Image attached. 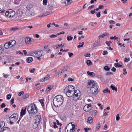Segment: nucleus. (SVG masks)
Wrapping results in <instances>:
<instances>
[{
    "label": "nucleus",
    "instance_id": "1",
    "mask_svg": "<svg viewBox=\"0 0 132 132\" xmlns=\"http://www.w3.org/2000/svg\"><path fill=\"white\" fill-rule=\"evenodd\" d=\"M27 111L30 116H32L38 112V109L36 105L34 103L30 104L28 106Z\"/></svg>",
    "mask_w": 132,
    "mask_h": 132
},
{
    "label": "nucleus",
    "instance_id": "2",
    "mask_svg": "<svg viewBox=\"0 0 132 132\" xmlns=\"http://www.w3.org/2000/svg\"><path fill=\"white\" fill-rule=\"evenodd\" d=\"M63 101V97L61 95H59L55 96L54 98L53 103L56 107L60 106L62 103Z\"/></svg>",
    "mask_w": 132,
    "mask_h": 132
},
{
    "label": "nucleus",
    "instance_id": "3",
    "mask_svg": "<svg viewBox=\"0 0 132 132\" xmlns=\"http://www.w3.org/2000/svg\"><path fill=\"white\" fill-rule=\"evenodd\" d=\"M75 88L71 85H69L68 87H66L64 89V92L66 94L67 96L71 97L73 95V90Z\"/></svg>",
    "mask_w": 132,
    "mask_h": 132
},
{
    "label": "nucleus",
    "instance_id": "4",
    "mask_svg": "<svg viewBox=\"0 0 132 132\" xmlns=\"http://www.w3.org/2000/svg\"><path fill=\"white\" fill-rule=\"evenodd\" d=\"M73 98L74 100L76 101L79 100L81 94L79 90H76L75 91L73 90Z\"/></svg>",
    "mask_w": 132,
    "mask_h": 132
},
{
    "label": "nucleus",
    "instance_id": "5",
    "mask_svg": "<svg viewBox=\"0 0 132 132\" xmlns=\"http://www.w3.org/2000/svg\"><path fill=\"white\" fill-rule=\"evenodd\" d=\"M15 14V12L13 10L9 9L5 12V14L8 17L11 18L14 16Z\"/></svg>",
    "mask_w": 132,
    "mask_h": 132
},
{
    "label": "nucleus",
    "instance_id": "6",
    "mask_svg": "<svg viewBox=\"0 0 132 132\" xmlns=\"http://www.w3.org/2000/svg\"><path fill=\"white\" fill-rule=\"evenodd\" d=\"M23 11L22 10L19 9L16 12V15L18 18L16 17L17 19H21L23 18Z\"/></svg>",
    "mask_w": 132,
    "mask_h": 132
},
{
    "label": "nucleus",
    "instance_id": "7",
    "mask_svg": "<svg viewBox=\"0 0 132 132\" xmlns=\"http://www.w3.org/2000/svg\"><path fill=\"white\" fill-rule=\"evenodd\" d=\"M90 92L93 94H96L98 92V90L97 86L95 85L94 87H92L90 88Z\"/></svg>",
    "mask_w": 132,
    "mask_h": 132
},
{
    "label": "nucleus",
    "instance_id": "8",
    "mask_svg": "<svg viewBox=\"0 0 132 132\" xmlns=\"http://www.w3.org/2000/svg\"><path fill=\"white\" fill-rule=\"evenodd\" d=\"M18 118V116L17 114H14L9 117V119L12 121L15 122L17 120Z\"/></svg>",
    "mask_w": 132,
    "mask_h": 132
},
{
    "label": "nucleus",
    "instance_id": "9",
    "mask_svg": "<svg viewBox=\"0 0 132 132\" xmlns=\"http://www.w3.org/2000/svg\"><path fill=\"white\" fill-rule=\"evenodd\" d=\"M95 85V82L93 80H90L87 82V88H90L91 87H94Z\"/></svg>",
    "mask_w": 132,
    "mask_h": 132
},
{
    "label": "nucleus",
    "instance_id": "10",
    "mask_svg": "<svg viewBox=\"0 0 132 132\" xmlns=\"http://www.w3.org/2000/svg\"><path fill=\"white\" fill-rule=\"evenodd\" d=\"M41 120L42 119L40 115H38L35 116V119L33 121L39 124L40 123Z\"/></svg>",
    "mask_w": 132,
    "mask_h": 132
},
{
    "label": "nucleus",
    "instance_id": "11",
    "mask_svg": "<svg viewBox=\"0 0 132 132\" xmlns=\"http://www.w3.org/2000/svg\"><path fill=\"white\" fill-rule=\"evenodd\" d=\"M92 105L90 104H89L87 105H86L84 107V110L86 112H88L91 110Z\"/></svg>",
    "mask_w": 132,
    "mask_h": 132
},
{
    "label": "nucleus",
    "instance_id": "12",
    "mask_svg": "<svg viewBox=\"0 0 132 132\" xmlns=\"http://www.w3.org/2000/svg\"><path fill=\"white\" fill-rule=\"evenodd\" d=\"M33 11V9H27L26 12L28 16H30L32 14Z\"/></svg>",
    "mask_w": 132,
    "mask_h": 132
},
{
    "label": "nucleus",
    "instance_id": "13",
    "mask_svg": "<svg viewBox=\"0 0 132 132\" xmlns=\"http://www.w3.org/2000/svg\"><path fill=\"white\" fill-rule=\"evenodd\" d=\"M31 38L29 37H27L25 38V43L26 44H31Z\"/></svg>",
    "mask_w": 132,
    "mask_h": 132
},
{
    "label": "nucleus",
    "instance_id": "14",
    "mask_svg": "<svg viewBox=\"0 0 132 132\" xmlns=\"http://www.w3.org/2000/svg\"><path fill=\"white\" fill-rule=\"evenodd\" d=\"M9 42L10 46V47H12L14 46L15 45L16 43L15 41L14 40H11Z\"/></svg>",
    "mask_w": 132,
    "mask_h": 132
},
{
    "label": "nucleus",
    "instance_id": "15",
    "mask_svg": "<svg viewBox=\"0 0 132 132\" xmlns=\"http://www.w3.org/2000/svg\"><path fill=\"white\" fill-rule=\"evenodd\" d=\"M68 66H65L64 67L63 69L61 70L60 72V71L59 72V74H60V73H63L65 72V71L67 70L68 69Z\"/></svg>",
    "mask_w": 132,
    "mask_h": 132
},
{
    "label": "nucleus",
    "instance_id": "16",
    "mask_svg": "<svg viewBox=\"0 0 132 132\" xmlns=\"http://www.w3.org/2000/svg\"><path fill=\"white\" fill-rule=\"evenodd\" d=\"M71 124H72V128L70 129L69 132H74L75 131L77 128H75V126L74 124H72V123L71 122Z\"/></svg>",
    "mask_w": 132,
    "mask_h": 132
},
{
    "label": "nucleus",
    "instance_id": "17",
    "mask_svg": "<svg viewBox=\"0 0 132 132\" xmlns=\"http://www.w3.org/2000/svg\"><path fill=\"white\" fill-rule=\"evenodd\" d=\"M109 35L108 33L107 32H104L102 35L99 36H98V38L99 39L101 38H104L105 36H108Z\"/></svg>",
    "mask_w": 132,
    "mask_h": 132
},
{
    "label": "nucleus",
    "instance_id": "18",
    "mask_svg": "<svg viewBox=\"0 0 132 132\" xmlns=\"http://www.w3.org/2000/svg\"><path fill=\"white\" fill-rule=\"evenodd\" d=\"M43 52L44 51L43 50L39 51H36V53L37 54V56H42L43 54Z\"/></svg>",
    "mask_w": 132,
    "mask_h": 132
},
{
    "label": "nucleus",
    "instance_id": "19",
    "mask_svg": "<svg viewBox=\"0 0 132 132\" xmlns=\"http://www.w3.org/2000/svg\"><path fill=\"white\" fill-rule=\"evenodd\" d=\"M26 108H25L24 109H22L21 112V115L22 117L26 114Z\"/></svg>",
    "mask_w": 132,
    "mask_h": 132
},
{
    "label": "nucleus",
    "instance_id": "20",
    "mask_svg": "<svg viewBox=\"0 0 132 132\" xmlns=\"http://www.w3.org/2000/svg\"><path fill=\"white\" fill-rule=\"evenodd\" d=\"M87 73L89 75L91 76L92 77H93L95 76V73L93 72H90L89 71H88L87 72Z\"/></svg>",
    "mask_w": 132,
    "mask_h": 132
},
{
    "label": "nucleus",
    "instance_id": "21",
    "mask_svg": "<svg viewBox=\"0 0 132 132\" xmlns=\"http://www.w3.org/2000/svg\"><path fill=\"white\" fill-rule=\"evenodd\" d=\"M4 46L5 49H8L10 48V46L9 42L5 43L4 45Z\"/></svg>",
    "mask_w": 132,
    "mask_h": 132
},
{
    "label": "nucleus",
    "instance_id": "22",
    "mask_svg": "<svg viewBox=\"0 0 132 132\" xmlns=\"http://www.w3.org/2000/svg\"><path fill=\"white\" fill-rule=\"evenodd\" d=\"M38 124L33 121L32 124V127L34 129H36L38 126Z\"/></svg>",
    "mask_w": 132,
    "mask_h": 132
},
{
    "label": "nucleus",
    "instance_id": "23",
    "mask_svg": "<svg viewBox=\"0 0 132 132\" xmlns=\"http://www.w3.org/2000/svg\"><path fill=\"white\" fill-rule=\"evenodd\" d=\"M33 61V59L31 57H28L27 58L26 61L28 63H30L31 62Z\"/></svg>",
    "mask_w": 132,
    "mask_h": 132
},
{
    "label": "nucleus",
    "instance_id": "24",
    "mask_svg": "<svg viewBox=\"0 0 132 132\" xmlns=\"http://www.w3.org/2000/svg\"><path fill=\"white\" fill-rule=\"evenodd\" d=\"M103 92L104 93L109 94L110 93V91L109 90L108 88H107L105 89H104Z\"/></svg>",
    "mask_w": 132,
    "mask_h": 132
},
{
    "label": "nucleus",
    "instance_id": "25",
    "mask_svg": "<svg viewBox=\"0 0 132 132\" xmlns=\"http://www.w3.org/2000/svg\"><path fill=\"white\" fill-rule=\"evenodd\" d=\"M72 2V0H65V4L67 5H68L70 4Z\"/></svg>",
    "mask_w": 132,
    "mask_h": 132
},
{
    "label": "nucleus",
    "instance_id": "26",
    "mask_svg": "<svg viewBox=\"0 0 132 132\" xmlns=\"http://www.w3.org/2000/svg\"><path fill=\"white\" fill-rule=\"evenodd\" d=\"M33 5L31 4H29L27 6L26 8L27 9H33Z\"/></svg>",
    "mask_w": 132,
    "mask_h": 132
},
{
    "label": "nucleus",
    "instance_id": "27",
    "mask_svg": "<svg viewBox=\"0 0 132 132\" xmlns=\"http://www.w3.org/2000/svg\"><path fill=\"white\" fill-rule=\"evenodd\" d=\"M53 88V86L50 85H49L47 86L46 91L47 92H49L50 90Z\"/></svg>",
    "mask_w": 132,
    "mask_h": 132
},
{
    "label": "nucleus",
    "instance_id": "28",
    "mask_svg": "<svg viewBox=\"0 0 132 132\" xmlns=\"http://www.w3.org/2000/svg\"><path fill=\"white\" fill-rule=\"evenodd\" d=\"M110 88L112 90H114L116 92L117 91V87H115L114 86L111 85L110 86Z\"/></svg>",
    "mask_w": 132,
    "mask_h": 132
},
{
    "label": "nucleus",
    "instance_id": "29",
    "mask_svg": "<svg viewBox=\"0 0 132 132\" xmlns=\"http://www.w3.org/2000/svg\"><path fill=\"white\" fill-rule=\"evenodd\" d=\"M93 121V118L91 117H89L88 119L87 122L91 124L92 123Z\"/></svg>",
    "mask_w": 132,
    "mask_h": 132
},
{
    "label": "nucleus",
    "instance_id": "30",
    "mask_svg": "<svg viewBox=\"0 0 132 132\" xmlns=\"http://www.w3.org/2000/svg\"><path fill=\"white\" fill-rule=\"evenodd\" d=\"M50 78V76L48 75H47L46 76L41 80V81L42 82H43L45 80H47L49 79Z\"/></svg>",
    "mask_w": 132,
    "mask_h": 132
},
{
    "label": "nucleus",
    "instance_id": "31",
    "mask_svg": "<svg viewBox=\"0 0 132 132\" xmlns=\"http://www.w3.org/2000/svg\"><path fill=\"white\" fill-rule=\"evenodd\" d=\"M87 64L88 65H91L92 64V63L90 60H87L86 61Z\"/></svg>",
    "mask_w": 132,
    "mask_h": 132
},
{
    "label": "nucleus",
    "instance_id": "32",
    "mask_svg": "<svg viewBox=\"0 0 132 132\" xmlns=\"http://www.w3.org/2000/svg\"><path fill=\"white\" fill-rule=\"evenodd\" d=\"M114 66L116 68L121 67H122V65H120L119 63H115L114 64Z\"/></svg>",
    "mask_w": 132,
    "mask_h": 132
},
{
    "label": "nucleus",
    "instance_id": "33",
    "mask_svg": "<svg viewBox=\"0 0 132 132\" xmlns=\"http://www.w3.org/2000/svg\"><path fill=\"white\" fill-rule=\"evenodd\" d=\"M84 44V43L83 42L81 43L80 42L79 43V45L77 46V47L78 48H80L82 47Z\"/></svg>",
    "mask_w": 132,
    "mask_h": 132
},
{
    "label": "nucleus",
    "instance_id": "34",
    "mask_svg": "<svg viewBox=\"0 0 132 132\" xmlns=\"http://www.w3.org/2000/svg\"><path fill=\"white\" fill-rule=\"evenodd\" d=\"M0 129H2L5 125V123L4 122H1L0 123Z\"/></svg>",
    "mask_w": 132,
    "mask_h": 132
},
{
    "label": "nucleus",
    "instance_id": "35",
    "mask_svg": "<svg viewBox=\"0 0 132 132\" xmlns=\"http://www.w3.org/2000/svg\"><path fill=\"white\" fill-rule=\"evenodd\" d=\"M19 29L17 27H13L10 29V30L11 31H15L18 30Z\"/></svg>",
    "mask_w": 132,
    "mask_h": 132
},
{
    "label": "nucleus",
    "instance_id": "36",
    "mask_svg": "<svg viewBox=\"0 0 132 132\" xmlns=\"http://www.w3.org/2000/svg\"><path fill=\"white\" fill-rule=\"evenodd\" d=\"M50 13H49L48 14H47L46 13H45V14H43L42 15H40L39 16H38V17H39V18H41V17H44V16H46L47 15L50 14Z\"/></svg>",
    "mask_w": 132,
    "mask_h": 132
},
{
    "label": "nucleus",
    "instance_id": "37",
    "mask_svg": "<svg viewBox=\"0 0 132 132\" xmlns=\"http://www.w3.org/2000/svg\"><path fill=\"white\" fill-rule=\"evenodd\" d=\"M33 27V26H27L25 27H24V29H26L28 30V28H29L30 29H31Z\"/></svg>",
    "mask_w": 132,
    "mask_h": 132
},
{
    "label": "nucleus",
    "instance_id": "38",
    "mask_svg": "<svg viewBox=\"0 0 132 132\" xmlns=\"http://www.w3.org/2000/svg\"><path fill=\"white\" fill-rule=\"evenodd\" d=\"M132 34V33L131 32H128V33H127L125 34V35L124 37H127V36H129V37H131V35Z\"/></svg>",
    "mask_w": 132,
    "mask_h": 132
},
{
    "label": "nucleus",
    "instance_id": "39",
    "mask_svg": "<svg viewBox=\"0 0 132 132\" xmlns=\"http://www.w3.org/2000/svg\"><path fill=\"white\" fill-rule=\"evenodd\" d=\"M29 96V94H25L24 96H23V98L24 99H26L28 98Z\"/></svg>",
    "mask_w": 132,
    "mask_h": 132
},
{
    "label": "nucleus",
    "instance_id": "40",
    "mask_svg": "<svg viewBox=\"0 0 132 132\" xmlns=\"http://www.w3.org/2000/svg\"><path fill=\"white\" fill-rule=\"evenodd\" d=\"M31 55L32 56H37V54L36 51L34 52L31 53Z\"/></svg>",
    "mask_w": 132,
    "mask_h": 132
},
{
    "label": "nucleus",
    "instance_id": "41",
    "mask_svg": "<svg viewBox=\"0 0 132 132\" xmlns=\"http://www.w3.org/2000/svg\"><path fill=\"white\" fill-rule=\"evenodd\" d=\"M104 69L106 71H109L110 69L108 66H105L104 68Z\"/></svg>",
    "mask_w": 132,
    "mask_h": 132
},
{
    "label": "nucleus",
    "instance_id": "42",
    "mask_svg": "<svg viewBox=\"0 0 132 132\" xmlns=\"http://www.w3.org/2000/svg\"><path fill=\"white\" fill-rule=\"evenodd\" d=\"M73 39V37L70 36L67 37V39L68 41H70L72 40Z\"/></svg>",
    "mask_w": 132,
    "mask_h": 132
},
{
    "label": "nucleus",
    "instance_id": "43",
    "mask_svg": "<svg viewBox=\"0 0 132 132\" xmlns=\"http://www.w3.org/2000/svg\"><path fill=\"white\" fill-rule=\"evenodd\" d=\"M101 126L100 125V123H98L97 124V126H96V128L97 129H98L100 128V127Z\"/></svg>",
    "mask_w": 132,
    "mask_h": 132
},
{
    "label": "nucleus",
    "instance_id": "44",
    "mask_svg": "<svg viewBox=\"0 0 132 132\" xmlns=\"http://www.w3.org/2000/svg\"><path fill=\"white\" fill-rule=\"evenodd\" d=\"M56 122H53V126L55 128L57 127V126L56 125Z\"/></svg>",
    "mask_w": 132,
    "mask_h": 132
},
{
    "label": "nucleus",
    "instance_id": "45",
    "mask_svg": "<svg viewBox=\"0 0 132 132\" xmlns=\"http://www.w3.org/2000/svg\"><path fill=\"white\" fill-rule=\"evenodd\" d=\"M96 15L97 17L99 18L101 16V12H98L96 14Z\"/></svg>",
    "mask_w": 132,
    "mask_h": 132
},
{
    "label": "nucleus",
    "instance_id": "46",
    "mask_svg": "<svg viewBox=\"0 0 132 132\" xmlns=\"http://www.w3.org/2000/svg\"><path fill=\"white\" fill-rule=\"evenodd\" d=\"M62 46V47H63V45H62V44H61V45H56L55 47H56V49L58 48L59 47H60L61 46Z\"/></svg>",
    "mask_w": 132,
    "mask_h": 132
},
{
    "label": "nucleus",
    "instance_id": "47",
    "mask_svg": "<svg viewBox=\"0 0 132 132\" xmlns=\"http://www.w3.org/2000/svg\"><path fill=\"white\" fill-rule=\"evenodd\" d=\"M43 4L44 5H46L47 3V0H43Z\"/></svg>",
    "mask_w": 132,
    "mask_h": 132
},
{
    "label": "nucleus",
    "instance_id": "48",
    "mask_svg": "<svg viewBox=\"0 0 132 132\" xmlns=\"http://www.w3.org/2000/svg\"><path fill=\"white\" fill-rule=\"evenodd\" d=\"M39 102L40 103L42 106H43L44 105L43 100H39Z\"/></svg>",
    "mask_w": 132,
    "mask_h": 132
},
{
    "label": "nucleus",
    "instance_id": "49",
    "mask_svg": "<svg viewBox=\"0 0 132 132\" xmlns=\"http://www.w3.org/2000/svg\"><path fill=\"white\" fill-rule=\"evenodd\" d=\"M120 119L119 115V114H117L116 116V120L117 121H118Z\"/></svg>",
    "mask_w": 132,
    "mask_h": 132
},
{
    "label": "nucleus",
    "instance_id": "50",
    "mask_svg": "<svg viewBox=\"0 0 132 132\" xmlns=\"http://www.w3.org/2000/svg\"><path fill=\"white\" fill-rule=\"evenodd\" d=\"M11 95L10 94H9L7 96L6 98L7 99H10L11 97Z\"/></svg>",
    "mask_w": 132,
    "mask_h": 132
},
{
    "label": "nucleus",
    "instance_id": "51",
    "mask_svg": "<svg viewBox=\"0 0 132 132\" xmlns=\"http://www.w3.org/2000/svg\"><path fill=\"white\" fill-rule=\"evenodd\" d=\"M129 59L128 58L126 57L124 59V61L125 62H127L129 61Z\"/></svg>",
    "mask_w": 132,
    "mask_h": 132
},
{
    "label": "nucleus",
    "instance_id": "52",
    "mask_svg": "<svg viewBox=\"0 0 132 132\" xmlns=\"http://www.w3.org/2000/svg\"><path fill=\"white\" fill-rule=\"evenodd\" d=\"M102 54L104 55L107 54H108V52L106 51H104L103 52Z\"/></svg>",
    "mask_w": 132,
    "mask_h": 132
},
{
    "label": "nucleus",
    "instance_id": "53",
    "mask_svg": "<svg viewBox=\"0 0 132 132\" xmlns=\"http://www.w3.org/2000/svg\"><path fill=\"white\" fill-rule=\"evenodd\" d=\"M57 35L54 34L51 35L50 36V37L51 38H54L56 37Z\"/></svg>",
    "mask_w": 132,
    "mask_h": 132
},
{
    "label": "nucleus",
    "instance_id": "54",
    "mask_svg": "<svg viewBox=\"0 0 132 132\" xmlns=\"http://www.w3.org/2000/svg\"><path fill=\"white\" fill-rule=\"evenodd\" d=\"M5 106L6 105L4 103H2V104L1 105V106L2 108L5 107Z\"/></svg>",
    "mask_w": 132,
    "mask_h": 132
},
{
    "label": "nucleus",
    "instance_id": "55",
    "mask_svg": "<svg viewBox=\"0 0 132 132\" xmlns=\"http://www.w3.org/2000/svg\"><path fill=\"white\" fill-rule=\"evenodd\" d=\"M69 51L68 49H66V50H63V49H61L60 50V52L63 51V52H67Z\"/></svg>",
    "mask_w": 132,
    "mask_h": 132
},
{
    "label": "nucleus",
    "instance_id": "56",
    "mask_svg": "<svg viewBox=\"0 0 132 132\" xmlns=\"http://www.w3.org/2000/svg\"><path fill=\"white\" fill-rule=\"evenodd\" d=\"M84 56L85 57H89L90 56V53L87 54L86 55H84Z\"/></svg>",
    "mask_w": 132,
    "mask_h": 132
},
{
    "label": "nucleus",
    "instance_id": "57",
    "mask_svg": "<svg viewBox=\"0 0 132 132\" xmlns=\"http://www.w3.org/2000/svg\"><path fill=\"white\" fill-rule=\"evenodd\" d=\"M24 94V92L23 91H21L19 94L18 95L19 96H20L22 94Z\"/></svg>",
    "mask_w": 132,
    "mask_h": 132
},
{
    "label": "nucleus",
    "instance_id": "58",
    "mask_svg": "<svg viewBox=\"0 0 132 132\" xmlns=\"http://www.w3.org/2000/svg\"><path fill=\"white\" fill-rule=\"evenodd\" d=\"M14 99L13 98H12L11 99V103L12 105L14 102Z\"/></svg>",
    "mask_w": 132,
    "mask_h": 132
},
{
    "label": "nucleus",
    "instance_id": "59",
    "mask_svg": "<svg viewBox=\"0 0 132 132\" xmlns=\"http://www.w3.org/2000/svg\"><path fill=\"white\" fill-rule=\"evenodd\" d=\"M69 56L70 57H72L73 55V54L72 53H68Z\"/></svg>",
    "mask_w": 132,
    "mask_h": 132
},
{
    "label": "nucleus",
    "instance_id": "60",
    "mask_svg": "<svg viewBox=\"0 0 132 132\" xmlns=\"http://www.w3.org/2000/svg\"><path fill=\"white\" fill-rule=\"evenodd\" d=\"M94 7V6L93 5L90 6H89L88 8V10H90L92 8Z\"/></svg>",
    "mask_w": 132,
    "mask_h": 132
},
{
    "label": "nucleus",
    "instance_id": "61",
    "mask_svg": "<svg viewBox=\"0 0 132 132\" xmlns=\"http://www.w3.org/2000/svg\"><path fill=\"white\" fill-rule=\"evenodd\" d=\"M109 23H110V24H111V23L115 24V22L114 21L111 20H110V21Z\"/></svg>",
    "mask_w": 132,
    "mask_h": 132
},
{
    "label": "nucleus",
    "instance_id": "62",
    "mask_svg": "<svg viewBox=\"0 0 132 132\" xmlns=\"http://www.w3.org/2000/svg\"><path fill=\"white\" fill-rule=\"evenodd\" d=\"M116 70V69L114 67H113L111 69V70L113 72H115Z\"/></svg>",
    "mask_w": 132,
    "mask_h": 132
},
{
    "label": "nucleus",
    "instance_id": "63",
    "mask_svg": "<svg viewBox=\"0 0 132 132\" xmlns=\"http://www.w3.org/2000/svg\"><path fill=\"white\" fill-rule=\"evenodd\" d=\"M35 70V68H33L32 69L30 70V72L31 73H33L34 72V71Z\"/></svg>",
    "mask_w": 132,
    "mask_h": 132
},
{
    "label": "nucleus",
    "instance_id": "64",
    "mask_svg": "<svg viewBox=\"0 0 132 132\" xmlns=\"http://www.w3.org/2000/svg\"><path fill=\"white\" fill-rule=\"evenodd\" d=\"M23 52L25 55H26L27 54V52L25 50H24L23 51Z\"/></svg>",
    "mask_w": 132,
    "mask_h": 132
}]
</instances>
